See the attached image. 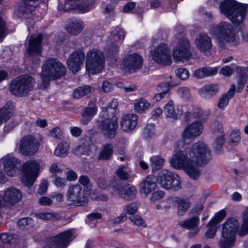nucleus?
<instances>
[{
	"mask_svg": "<svg viewBox=\"0 0 248 248\" xmlns=\"http://www.w3.org/2000/svg\"><path fill=\"white\" fill-rule=\"evenodd\" d=\"M241 138L240 132L238 130L232 131L230 135V143L232 145H235L240 140Z\"/></svg>",
	"mask_w": 248,
	"mask_h": 248,
	"instance_id": "obj_55",
	"label": "nucleus"
},
{
	"mask_svg": "<svg viewBox=\"0 0 248 248\" xmlns=\"http://www.w3.org/2000/svg\"><path fill=\"white\" fill-rule=\"evenodd\" d=\"M85 60V54L80 49L74 51L68 57L67 62H83Z\"/></svg>",
	"mask_w": 248,
	"mask_h": 248,
	"instance_id": "obj_42",
	"label": "nucleus"
},
{
	"mask_svg": "<svg viewBox=\"0 0 248 248\" xmlns=\"http://www.w3.org/2000/svg\"><path fill=\"white\" fill-rule=\"evenodd\" d=\"M62 133L59 127H56L50 130L49 136L53 138L58 139L62 137Z\"/></svg>",
	"mask_w": 248,
	"mask_h": 248,
	"instance_id": "obj_62",
	"label": "nucleus"
},
{
	"mask_svg": "<svg viewBox=\"0 0 248 248\" xmlns=\"http://www.w3.org/2000/svg\"><path fill=\"white\" fill-rule=\"evenodd\" d=\"M226 216V211L224 210H221L216 214L215 217L210 220L209 224L217 225Z\"/></svg>",
	"mask_w": 248,
	"mask_h": 248,
	"instance_id": "obj_50",
	"label": "nucleus"
},
{
	"mask_svg": "<svg viewBox=\"0 0 248 248\" xmlns=\"http://www.w3.org/2000/svg\"><path fill=\"white\" fill-rule=\"evenodd\" d=\"M43 36L41 33L31 36L28 43V47L27 49L26 57L32 58V61H40L37 59L42 52V42Z\"/></svg>",
	"mask_w": 248,
	"mask_h": 248,
	"instance_id": "obj_13",
	"label": "nucleus"
},
{
	"mask_svg": "<svg viewBox=\"0 0 248 248\" xmlns=\"http://www.w3.org/2000/svg\"><path fill=\"white\" fill-rule=\"evenodd\" d=\"M211 34L218 38L223 44L233 42L235 40V34L233 27L227 22H220L217 25H213L210 29Z\"/></svg>",
	"mask_w": 248,
	"mask_h": 248,
	"instance_id": "obj_5",
	"label": "nucleus"
},
{
	"mask_svg": "<svg viewBox=\"0 0 248 248\" xmlns=\"http://www.w3.org/2000/svg\"><path fill=\"white\" fill-rule=\"evenodd\" d=\"M93 146L92 140L88 137L80 139L79 144L73 148V152L75 155H80L89 154Z\"/></svg>",
	"mask_w": 248,
	"mask_h": 248,
	"instance_id": "obj_24",
	"label": "nucleus"
},
{
	"mask_svg": "<svg viewBox=\"0 0 248 248\" xmlns=\"http://www.w3.org/2000/svg\"><path fill=\"white\" fill-rule=\"evenodd\" d=\"M79 183L84 186L85 189L87 191H90L92 188V184L88 176L86 175H81L78 179Z\"/></svg>",
	"mask_w": 248,
	"mask_h": 248,
	"instance_id": "obj_49",
	"label": "nucleus"
},
{
	"mask_svg": "<svg viewBox=\"0 0 248 248\" xmlns=\"http://www.w3.org/2000/svg\"><path fill=\"white\" fill-rule=\"evenodd\" d=\"M172 87L169 82H161L156 86V91L167 94Z\"/></svg>",
	"mask_w": 248,
	"mask_h": 248,
	"instance_id": "obj_56",
	"label": "nucleus"
},
{
	"mask_svg": "<svg viewBox=\"0 0 248 248\" xmlns=\"http://www.w3.org/2000/svg\"><path fill=\"white\" fill-rule=\"evenodd\" d=\"M219 91V87L218 84H209L201 88L199 91V94L202 98L209 99L214 97Z\"/></svg>",
	"mask_w": 248,
	"mask_h": 248,
	"instance_id": "obj_27",
	"label": "nucleus"
},
{
	"mask_svg": "<svg viewBox=\"0 0 248 248\" xmlns=\"http://www.w3.org/2000/svg\"><path fill=\"white\" fill-rule=\"evenodd\" d=\"M67 199L76 206L83 205L87 203L88 201L84 190L79 184L73 185L69 187Z\"/></svg>",
	"mask_w": 248,
	"mask_h": 248,
	"instance_id": "obj_9",
	"label": "nucleus"
},
{
	"mask_svg": "<svg viewBox=\"0 0 248 248\" xmlns=\"http://www.w3.org/2000/svg\"><path fill=\"white\" fill-rule=\"evenodd\" d=\"M113 153L112 147L110 144H107L104 145L99 153L98 158L99 159H108Z\"/></svg>",
	"mask_w": 248,
	"mask_h": 248,
	"instance_id": "obj_43",
	"label": "nucleus"
},
{
	"mask_svg": "<svg viewBox=\"0 0 248 248\" xmlns=\"http://www.w3.org/2000/svg\"><path fill=\"white\" fill-rule=\"evenodd\" d=\"M39 0H23L18 8V10L19 14L23 15L31 14L38 5Z\"/></svg>",
	"mask_w": 248,
	"mask_h": 248,
	"instance_id": "obj_30",
	"label": "nucleus"
},
{
	"mask_svg": "<svg viewBox=\"0 0 248 248\" xmlns=\"http://www.w3.org/2000/svg\"><path fill=\"white\" fill-rule=\"evenodd\" d=\"M150 165L153 171L160 169L164 164L165 159L159 156H153L150 158Z\"/></svg>",
	"mask_w": 248,
	"mask_h": 248,
	"instance_id": "obj_40",
	"label": "nucleus"
},
{
	"mask_svg": "<svg viewBox=\"0 0 248 248\" xmlns=\"http://www.w3.org/2000/svg\"><path fill=\"white\" fill-rule=\"evenodd\" d=\"M248 5L239 3L235 0H225L220 2V13L233 24L240 25L245 18Z\"/></svg>",
	"mask_w": 248,
	"mask_h": 248,
	"instance_id": "obj_2",
	"label": "nucleus"
},
{
	"mask_svg": "<svg viewBox=\"0 0 248 248\" xmlns=\"http://www.w3.org/2000/svg\"><path fill=\"white\" fill-rule=\"evenodd\" d=\"M40 142L37 139L32 135L23 137L19 143V151L25 156H32L38 151Z\"/></svg>",
	"mask_w": 248,
	"mask_h": 248,
	"instance_id": "obj_8",
	"label": "nucleus"
},
{
	"mask_svg": "<svg viewBox=\"0 0 248 248\" xmlns=\"http://www.w3.org/2000/svg\"><path fill=\"white\" fill-rule=\"evenodd\" d=\"M150 107V103L145 99L140 98L137 99L134 104V110L139 113H142Z\"/></svg>",
	"mask_w": 248,
	"mask_h": 248,
	"instance_id": "obj_38",
	"label": "nucleus"
},
{
	"mask_svg": "<svg viewBox=\"0 0 248 248\" xmlns=\"http://www.w3.org/2000/svg\"><path fill=\"white\" fill-rule=\"evenodd\" d=\"M52 176L54 177V184L58 187H63L65 186L66 180L64 178L57 176L56 175H52Z\"/></svg>",
	"mask_w": 248,
	"mask_h": 248,
	"instance_id": "obj_64",
	"label": "nucleus"
},
{
	"mask_svg": "<svg viewBox=\"0 0 248 248\" xmlns=\"http://www.w3.org/2000/svg\"><path fill=\"white\" fill-rule=\"evenodd\" d=\"M177 92L178 95L184 99H189L191 97V93L189 89L186 87H181L178 88Z\"/></svg>",
	"mask_w": 248,
	"mask_h": 248,
	"instance_id": "obj_53",
	"label": "nucleus"
},
{
	"mask_svg": "<svg viewBox=\"0 0 248 248\" xmlns=\"http://www.w3.org/2000/svg\"><path fill=\"white\" fill-rule=\"evenodd\" d=\"M111 191L113 194H118L123 199L126 201H130L134 199L137 195L136 188L133 185L127 184L121 186L116 184L110 187Z\"/></svg>",
	"mask_w": 248,
	"mask_h": 248,
	"instance_id": "obj_16",
	"label": "nucleus"
},
{
	"mask_svg": "<svg viewBox=\"0 0 248 248\" xmlns=\"http://www.w3.org/2000/svg\"><path fill=\"white\" fill-rule=\"evenodd\" d=\"M138 204L136 202H132L126 205L124 209V212L127 214H134L137 211Z\"/></svg>",
	"mask_w": 248,
	"mask_h": 248,
	"instance_id": "obj_59",
	"label": "nucleus"
},
{
	"mask_svg": "<svg viewBox=\"0 0 248 248\" xmlns=\"http://www.w3.org/2000/svg\"><path fill=\"white\" fill-rule=\"evenodd\" d=\"M157 188V184L155 177L153 176H148L142 182L140 187V192L145 197L148 196L153 192Z\"/></svg>",
	"mask_w": 248,
	"mask_h": 248,
	"instance_id": "obj_25",
	"label": "nucleus"
},
{
	"mask_svg": "<svg viewBox=\"0 0 248 248\" xmlns=\"http://www.w3.org/2000/svg\"><path fill=\"white\" fill-rule=\"evenodd\" d=\"M97 111V107L94 103H90L89 107L84 110L83 113L84 116L90 117L92 118L94 116Z\"/></svg>",
	"mask_w": 248,
	"mask_h": 248,
	"instance_id": "obj_48",
	"label": "nucleus"
},
{
	"mask_svg": "<svg viewBox=\"0 0 248 248\" xmlns=\"http://www.w3.org/2000/svg\"><path fill=\"white\" fill-rule=\"evenodd\" d=\"M118 102L116 99H113L109 103L108 107H102V111L99 114V117H108L115 116L117 113Z\"/></svg>",
	"mask_w": 248,
	"mask_h": 248,
	"instance_id": "obj_33",
	"label": "nucleus"
},
{
	"mask_svg": "<svg viewBox=\"0 0 248 248\" xmlns=\"http://www.w3.org/2000/svg\"><path fill=\"white\" fill-rule=\"evenodd\" d=\"M20 160L16 158L12 154H8L0 159V166L7 175L14 176L19 174Z\"/></svg>",
	"mask_w": 248,
	"mask_h": 248,
	"instance_id": "obj_10",
	"label": "nucleus"
},
{
	"mask_svg": "<svg viewBox=\"0 0 248 248\" xmlns=\"http://www.w3.org/2000/svg\"><path fill=\"white\" fill-rule=\"evenodd\" d=\"M248 233V207L243 215V223L238 232L240 236H244Z\"/></svg>",
	"mask_w": 248,
	"mask_h": 248,
	"instance_id": "obj_45",
	"label": "nucleus"
},
{
	"mask_svg": "<svg viewBox=\"0 0 248 248\" xmlns=\"http://www.w3.org/2000/svg\"><path fill=\"white\" fill-rule=\"evenodd\" d=\"M14 108L13 102L9 101L0 109V124L5 122L13 116Z\"/></svg>",
	"mask_w": 248,
	"mask_h": 248,
	"instance_id": "obj_31",
	"label": "nucleus"
},
{
	"mask_svg": "<svg viewBox=\"0 0 248 248\" xmlns=\"http://www.w3.org/2000/svg\"><path fill=\"white\" fill-rule=\"evenodd\" d=\"M103 120L98 122V125L103 134L109 138H113L118 128V119L116 116L100 117Z\"/></svg>",
	"mask_w": 248,
	"mask_h": 248,
	"instance_id": "obj_12",
	"label": "nucleus"
},
{
	"mask_svg": "<svg viewBox=\"0 0 248 248\" xmlns=\"http://www.w3.org/2000/svg\"><path fill=\"white\" fill-rule=\"evenodd\" d=\"M102 217V215L99 213H91L88 215L86 222L91 227H94L97 223L96 219H100Z\"/></svg>",
	"mask_w": 248,
	"mask_h": 248,
	"instance_id": "obj_46",
	"label": "nucleus"
},
{
	"mask_svg": "<svg viewBox=\"0 0 248 248\" xmlns=\"http://www.w3.org/2000/svg\"><path fill=\"white\" fill-rule=\"evenodd\" d=\"M126 218L127 217L125 214L122 213L116 218L109 219L108 222L110 224H118L125 221Z\"/></svg>",
	"mask_w": 248,
	"mask_h": 248,
	"instance_id": "obj_60",
	"label": "nucleus"
},
{
	"mask_svg": "<svg viewBox=\"0 0 248 248\" xmlns=\"http://www.w3.org/2000/svg\"><path fill=\"white\" fill-rule=\"evenodd\" d=\"M158 181L160 186L166 189L177 190L181 188L180 177L167 170H163L159 173Z\"/></svg>",
	"mask_w": 248,
	"mask_h": 248,
	"instance_id": "obj_7",
	"label": "nucleus"
},
{
	"mask_svg": "<svg viewBox=\"0 0 248 248\" xmlns=\"http://www.w3.org/2000/svg\"><path fill=\"white\" fill-rule=\"evenodd\" d=\"M138 116L134 113L124 115L121 120L120 126L122 130L126 132L133 131L138 124Z\"/></svg>",
	"mask_w": 248,
	"mask_h": 248,
	"instance_id": "obj_21",
	"label": "nucleus"
},
{
	"mask_svg": "<svg viewBox=\"0 0 248 248\" xmlns=\"http://www.w3.org/2000/svg\"><path fill=\"white\" fill-rule=\"evenodd\" d=\"M125 37V32L123 29L119 27L113 28L110 32L109 39L111 45L108 46V56L110 57H115L119 49L118 44H121Z\"/></svg>",
	"mask_w": 248,
	"mask_h": 248,
	"instance_id": "obj_11",
	"label": "nucleus"
},
{
	"mask_svg": "<svg viewBox=\"0 0 248 248\" xmlns=\"http://www.w3.org/2000/svg\"><path fill=\"white\" fill-rule=\"evenodd\" d=\"M176 75L180 79L185 80L188 78L189 72L186 69L181 68L177 70Z\"/></svg>",
	"mask_w": 248,
	"mask_h": 248,
	"instance_id": "obj_63",
	"label": "nucleus"
},
{
	"mask_svg": "<svg viewBox=\"0 0 248 248\" xmlns=\"http://www.w3.org/2000/svg\"><path fill=\"white\" fill-rule=\"evenodd\" d=\"M86 62H104L103 53L100 50L93 49L87 55Z\"/></svg>",
	"mask_w": 248,
	"mask_h": 248,
	"instance_id": "obj_34",
	"label": "nucleus"
},
{
	"mask_svg": "<svg viewBox=\"0 0 248 248\" xmlns=\"http://www.w3.org/2000/svg\"><path fill=\"white\" fill-rule=\"evenodd\" d=\"M165 196V193L162 190H157L152 192L150 201L152 203H155L163 199Z\"/></svg>",
	"mask_w": 248,
	"mask_h": 248,
	"instance_id": "obj_52",
	"label": "nucleus"
},
{
	"mask_svg": "<svg viewBox=\"0 0 248 248\" xmlns=\"http://www.w3.org/2000/svg\"><path fill=\"white\" fill-rule=\"evenodd\" d=\"M235 237L233 235H224L222 233L221 238L218 242V245L220 248H230L235 242Z\"/></svg>",
	"mask_w": 248,
	"mask_h": 248,
	"instance_id": "obj_37",
	"label": "nucleus"
},
{
	"mask_svg": "<svg viewBox=\"0 0 248 248\" xmlns=\"http://www.w3.org/2000/svg\"><path fill=\"white\" fill-rule=\"evenodd\" d=\"M229 100V98L226 95H221L217 102V107L221 109H225L228 106Z\"/></svg>",
	"mask_w": 248,
	"mask_h": 248,
	"instance_id": "obj_57",
	"label": "nucleus"
},
{
	"mask_svg": "<svg viewBox=\"0 0 248 248\" xmlns=\"http://www.w3.org/2000/svg\"><path fill=\"white\" fill-rule=\"evenodd\" d=\"M239 225V223L235 218L231 217L223 223L222 233L225 235L228 234L235 237Z\"/></svg>",
	"mask_w": 248,
	"mask_h": 248,
	"instance_id": "obj_29",
	"label": "nucleus"
},
{
	"mask_svg": "<svg viewBox=\"0 0 248 248\" xmlns=\"http://www.w3.org/2000/svg\"><path fill=\"white\" fill-rule=\"evenodd\" d=\"M104 63H86V68L89 74H96L100 72L104 67Z\"/></svg>",
	"mask_w": 248,
	"mask_h": 248,
	"instance_id": "obj_41",
	"label": "nucleus"
},
{
	"mask_svg": "<svg viewBox=\"0 0 248 248\" xmlns=\"http://www.w3.org/2000/svg\"><path fill=\"white\" fill-rule=\"evenodd\" d=\"M0 195L3 205L8 207L15 205L20 202L22 198L20 190L13 186L6 188Z\"/></svg>",
	"mask_w": 248,
	"mask_h": 248,
	"instance_id": "obj_14",
	"label": "nucleus"
},
{
	"mask_svg": "<svg viewBox=\"0 0 248 248\" xmlns=\"http://www.w3.org/2000/svg\"><path fill=\"white\" fill-rule=\"evenodd\" d=\"M200 219L198 217H193L181 221L180 225L187 230H191L187 234L189 238H193L199 232L201 229L199 227Z\"/></svg>",
	"mask_w": 248,
	"mask_h": 248,
	"instance_id": "obj_19",
	"label": "nucleus"
},
{
	"mask_svg": "<svg viewBox=\"0 0 248 248\" xmlns=\"http://www.w3.org/2000/svg\"><path fill=\"white\" fill-rule=\"evenodd\" d=\"M209 228L205 232V236L207 238H213L216 234L217 225L214 224H209Z\"/></svg>",
	"mask_w": 248,
	"mask_h": 248,
	"instance_id": "obj_61",
	"label": "nucleus"
},
{
	"mask_svg": "<svg viewBox=\"0 0 248 248\" xmlns=\"http://www.w3.org/2000/svg\"><path fill=\"white\" fill-rule=\"evenodd\" d=\"M186 108V106H178L176 109L173 101L170 100L164 106L163 112L166 118L175 120L184 114Z\"/></svg>",
	"mask_w": 248,
	"mask_h": 248,
	"instance_id": "obj_18",
	"label": "nucleus"
},
{
	"mask_svg": "<svg viewBox=\"0 0 248 248\" xmlns=\"http://www.w3.org/2000/svg\"><path fill=\"white\" fill-rule=\"evenodd\" d=\"M130 220L135 225L139 226L146 227V224L143 219L139 216H132L130 217Z\"/></svg>",
	"mask_w": 248,
	"mask_h": 248,
	"instance_id": "obj_58",
	"label": "nucleus"
},
{
	"mask_svg": "<svg viewBox=\"0 0 248 248\" xmlns=\"http://www.w3.org/2000/svg\"><path fill=\"white\" fill-rule=\"evenodd\" d=\"M184 114L185 119L187 122L195 120L202 123L207 119L209 112L207 111H203L201 108H196L192 113L185 112Z\"/></svg>",
	"mask_w": 248,
	"mask_h": 248,
	"instance_id": "obj_26",
	"label": "nucleus"
},
{
	"mask_svg": "<svg viewBox=\"0 0 248 248\" xmlns=\"http://www.w3.org/2000/svg\"><path fill=\"white\" fill-rule=\"evenodd\" d=\"M34 83V79L30 76H21L12 81L10 91L16 96H24L33 89Z\"/></svg>",
	"mask_w": 248,
	"mask_h": 248,
	"instance_id": "obj_4",
	"label": "nucleus"
},
{
	"mask_svg": "<svg viewBox=\"0 0 248 248\" xmlns=\"http://www.w3.org/2000/svg\"><path fill=\"white\" fill-rule=\"evenodd\" d=\"M69 145L66 142L59 143L55 149L54 154L55 155L63 157L66 156L69 153Z\"/></svg>",
	"mask_w": 248,
	"mask_h": 248,
	"instance_id": "obj_39",
	"label": "nucleus"
},
{
	"mask_svg": "<svg viewBox=\"0 0 248 248\" xmlns=\"http://www.w3.org/2000/svg\"><path fill=\"white\" fill-rule=\"evenodd\" d=\"M163 63H122L121 67L124 73H134L142 68L144 72H148L154 70L156 67L155 64H163ZM167 64L168 63H165Z\"/></svg>",
	"mask_w": 248,
	"mask_h": 248,
	"instance_id": "obj_17",
	"label": "nucleus"
},
{
	"mask_svg": "<svg viewBox=\"0 0 248 248\" xmlns=\"http://www.w3.org/2000/svg\"><path fill=\"white\" fill-rule=\"evenodd\" d=\"M195 45L197 48L202 52L207 51L212 47L211 38L206 34L200 33L196 38Z\"/></svg>",
	"mask_w": 248,
	"mask_h": 248,
	"instance_id": "obj_28",
	"label": "nucleus"
},
{
	"mask_svg": "<svg viewBox=\"0 0 248 248\" xmlns=\"http://www.w3.org/2000/svg\"><path fill=\"white\" fill-rule=\"evenodd\" d=\"M189 47L190 43L186 38H183L180 40L178 46L173 49L172 55L174 60L189 61L192 56Z\"/></svg>",
	"mask_w": 248,
	"mask_h": 248,
	"instance_id": "obj_15",
	"label": "nucleus"
},
{
	"mask_svg": "<svg viewBox=\"0 0 248 248\" xmlns=\"http://www.w3.org/2000/svg\"><path fill=\"white\" fill-rule=\"evenodd\" d=\"M213 133L216 137L214 146L217 150H219L225 142L224 134L221 123L218 121L214 122L211 125Z\"/></svg>",
	"mask_w": 248,
	"mask_h": 248,
	"instance_id": "obj_22",
	"label": "nucleus"
},
{
	"mask_svg": "<svg viewBox=\"0 0 248 248\" xmlns=\"http://www.w3.org/2000/svg\"><path fill=\"white\" fill-rule=\"evenodd\" d=\"M202 123L194 121L187 125L182 133V140L177 143V149L171 159V166L175 169H183L192 179H198L200 171L198 165H203L212 158L211 151L202 142H198L191 147L187 144L200 136L203 132Z\"/></svg>",
	"mask_w": 248,
	"mask_h": 248,
	"instance_id": "obj_1",
	"label": "nucleus"
},
{
	"mask_svg": "<svg viewBox=\"0 0 248 248\" xmlns=\"http://www.w3.org/2000/svg\"><path fill=\"white\" fill-rule=\"evenodd\" d=\"M153 60L155 62H171V55L168 47L164 44L160 45L151 52Z\"/></svg>",
	"mask_w": 248,
	"mask_h": 248,
	"instance_id": "obj_20",
	"label": "nucleus"
},
{
	"mask_svg": "<svg viewBox=\"0 0 248 248\" xmlns=\"http://www.w3.org/2000/svg\"><path fill=\"white\" fill-rule=\"evenodd\" d=\"M72 240V233L70 230L59 233L53 238L54 246L57 248H67Z\"/></svg>",
	"mask_w": 248,
	"mask_h": 248,
	"instance_id": "obj_23",
	"label": "nucleus"
},
{
	"mask_svg": "<svg viewBox=\"0 0 248 248\" xmlns=\"http://www.w3.org/2000/svg\"><path fill=\"white\" fill-rule=\"evenodd\" d=\"M174 201L177 204V212L180 216L184 215L191 204L188 199L175 198Z\"/></svg>",
	"mask_w": 248,
	"mask_h": 248,
	"instance_id": "obj_35",
	"label": "nucleus"
},
{
	"mask_svg": "<svg viewBox=\"0 0 248 248\" xmlns=\"http://www.w3.org/2000/svg\"><path fill=\"white\" fill-rule=\"evenodd\" d=\"M92 87L88 85L80 86L76 89L73 93V97L75 98H80L90 93Z\"/></svg>",
	"mask_w": 248,
	"mask_h": 248,
	"instance_id": "obj_44",
	"label": "nucleus"
},
{
	"mask_svg": "<svg viewBox=\"0 0 248 248\" xmlns=\"http://www.w3.org/2000/svg\"><path fill=\"white\" fill-rule=\"evenodd\" d=\"M17 225L20 229L28 228L33 226V221L31 217H24L20 219Z\"/></svg>",
	"mask_w": 248,
	"mask_h": 248,
	"instance_id": "obj_47",
	"label": "nucleus"
},
{
	"mask_svg": "<svg viewBox=\"0 0 248 248\" xmlns=\"http://www.w3.org/2000/svg\"><path fill=\"white\" fill-rule=\"evenodd\" d=\"M143 59L139 54L135 53L127 55L124 59L123 62H143Z\"/></svg>",
	"mask_w": 248,
	"mask_h": 248,
	"instance_id": "obj_51",
	"label": "nucleus"
},
{
	"mask_svg": "<svg viewBox=\"0 0 248 248\" xmlns=\"http://www.w3.org/2000/svg\"><path fill=\"white\" fill-rule=\"evenodd\" d=\"M37 218L46 221H58L62 218L61 216L57 213L45 212L38 213L35 215Z\"/></svg>",
	"mask_w": 248,
	"mask_h": 248,
	"instance_id": "obj_36",
	"label": "nucleus"
},
{
	"mask_svg": "<svg viewBox=\"0 0 248 248\" xmlns=\"http://www.w3.org/2000/svg\"><path fill=\"white\" fill-rule=\"evenodd\" d=\"M83 28L84 23L82 21L73 18L69 21L67 31L73 35H77L81 32Z\"/></svg>",
	"mask_w": 248,
	"mask_h": 248,
	"instance_id": "obj_32",
	"label": "nucleus"
},
{
	"mask_svg": "<svg viewBox=\"0 0 248 248\" xmlns=\"http://www.w3.org/2000/svg\"><path fill=\"white\" fill-rule=\"evenodd\" d=\"M39 164L34 160H31L24 163L22 166L21 181L27 187L31 186L38 176Z\"/></svg>",
	"mask_w": 248,
	"mask_h": 248,
	"instance_id": "obj_6",
	"label": "nucleus"
},
{
	"mask_svg": "<svg viewBox=\"0 0 248 248\" xmlns=\"http://www.w3.org/2000/svg\"><path fill=\"white\" fill-rule=\"evenodd\" d=\"M155 126L152 124H149L144 128L143 135L145 138H149L155 135Z\"/></svg>",
	"mask_w": 248,
	"mask_h": 248,
	"instance_id": "obj_54",
	"label": "nucleus"
},
{
	"mask_svg": "<svg viewBox=\"0 0 248 248\" xmlns=\"http://www.w3.org/2000/svg\"><path fill=\"white\" fill-rule=\"evenodd\" d=\"M40 88L46 89L51 80L60 78L66 73V68L62 63H45L42 66Z\"/></svg>",
	"mask_w": 248,
	"mask_h": 248,
	"instance_id": "obj_3",
	"label": "nucleus"
}]
</instances>
